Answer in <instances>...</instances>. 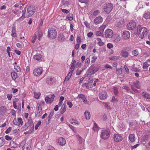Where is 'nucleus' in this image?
I'll return each mask as SVG.
<instances>
[{
  "mask_svg": "<svg viewBox=\"0 0 150 150\" xmlns=\"http://www.w3.org/2000/svg\"><path fill=\"white\" fill-rule=\"evenodd\" d=\"M84 115L86 119H89L91 117L90 114V112L88 111H86L84 113Z\"/></svg>",
  "mask_w": 150,
  "mask_h": 150,
  "instance_id": "23",
  "label": "nucleus"
},
{
  "mask_svg": "<svg viewBox=\"0 0 150 150\" xmlns=\"http://www.w3.org/2000/svg\"><path fill=\"white\" fill-rule=\"evenodd\" d=\"M113 42H114L117 43L120 41L121 39L120 35L119 34H116L115 35L113 38Z\"/></svg>",
  "mask_w": 150,
  "mask_h": 150,
  "instance_id": "13",
  "label": "nucleus"
},
{
  "mask_svg": "<svg viewBox=\"0 0 150 150\" xmlns=\"http://www.w3.org/2000/svg\"><path fill=\"white\" fill-rule=\"evenodd\" d=\"M30 149V147L28 145L26 144L23 150H29Z\"/></svg>",
  "mask_w": 150,
  "mask_h": 150,
  "instance_id": "54",
  "label": "nucleus"
},
{
  "mask_svg": "<svg viewBox=\"0 0 150 150\" xmlns=\"http://www.w3.org/2000/svg\"><path fill=\"white\" fill-rule=\"evenodd\" d=\"M132 54L134 56H137L139 54V52L137 49L135 50L132 51Z\"/></svg>",
  "mask_w": 150,
  "mask_h": 150,
  "instance_id": "33",
  "label": "nucleus"
},
{
  "mask_svg": "<svg viewBox=\"0 0 150 150\" xmlns=\"http://www.w3.org/2000/svg\"><path fill=\"white\" fill-rule=\"evenodd\" d=\"M42 36V33L41 32H40L38 33V40H40Z\"/></svg>",
  "mask_w": 150,
  "mask_h": 150,
  "instance_id": "39",
  "label": "nucleus"
},
{
  "mask_svg": "<svg viewBox=\"0 0 150 150\" xmlns=\"http://www.w3.org/2000/svg\"><path fill=\"white\" fill-rule=\"evenodd\" d=\"M96 35L97 36H103V32L101 31H98L96 32Z\"/></svg>",
  "mask_w": 150,
  "mask_h": 150,
  "instance_id": "28",
  "label": "nucleus"
},
{
  "mask_svg": "<svg viewBox=\"0 0 150 150\" xmlns=\"http://www.w3.org/2000/svg\"><path fill=\"white\" fill-rule=\"evenodd\" d=\"M119 58V57L118 56H114L110 58V60H115L117 59H118Z\"/></svg>",
  "mask_w": 150,
  "mask_h": 150,
  "instance_id": "48",
  "label": "nucleus"
},
{
  "mask_svg": "<svg viewBox=\"0 0 150 150\" xmlns=\"http://www.w3.org/2000/svg\"><path fill=\"white\" fill-rule=\"evenodd\" d=\"M3 137H0V147L3 146L5 144Z\"/></svg>",
  "mask_w": 150,
  "mask_h": 150,
  "instance_id": "37",
  "label": "nucleus"
},
{
  "mask_svg": "<svg viewBox=\"0 0 150 150\" xmlns=\"http://www.w3.org/2000/svg\"><path fill=\"white\" fill-rule=\"evenodd\" d=\"M142 94V96L148 99L150 98V95L146 92H143Z\"/></svg>",
  "mask_w": 150,
  "mask_h": 150,
  "instance_id": "26",
  "label": "nucleus"
},
{
  "mask_svg": "<svg viewBox=\"0 0 150 150\" xmlns=\"http://www.w3.org/2000/svg\"><path fill=\"white\" fill-rule=\"evenodd\" d=\"M111 101L113 103H117L118 102V100L117 98H115V96H113Z\"/></svg>",
  "mask_w": 150,
  "mask_h": 150,
  "instance_id": "49",
  "label": "nucleus"
},
{
  "mask_svg": "<svg viewBox=\"0 0 150 150\" xmlns=\"http://www.w3.org/2000/svg\"><path fill=\"white\" fill-rule=\"evenodd\" d=\"M11 75L12 79L13 80L15 79L17 77V74L15 72H12L11 73Z\"/></svg>",
  "mask_w": 150,
  "mask_h": 150,
  "instance_id": "27",
  "label": "nucleus"
},
{
  "mask_svg": "<svg viewBox=\"0 0 150 150\" xmlns=\"http://www.w3.org/2000/svg\"><path fill=\"white\" fill-rule=\"evenodd\" d=\"M70 73L68 74H67V76L66 77L64 80V82L65 81H68L69 79L71 77V75L70 74Z\"/></svg>",
  "mask_w": 150,
  "mask_h": 150,
  "instance_id": "36",
  "label": "nucleus"
},
{
  "mask_svg": "<svg viewBox=\"0 0 150 150\" xmlns=\"http://www.w3.org/2000/svg\"><path fill=\"white\" fill-rule=\"evenodd\" d=\"M144 17L146 19H150V12L149 11H146L144 14Z\"/></svg>",
  "mask_w": 150,
  "mask_h": 150,
  "instance_id": "21",
  "label": "nucleus"
},
{
  "mask_svg": "<svg viewBox=\"0 0 150 150\" xmlns=\"http://www.w3.org/2000/svg\"><path fill=\"white\" fill-rule=\"evenodd\" d=\"M99 13V11L98 10H96L93 13V15L95 16H97Z\"/></svg>",
  "mask_w": 150,
  "mask_h": 150,
  "instance_id": "58",
  "label": "nucleus"
},
{
  "mask_svg": "<svg viewBox=\"0 0 150 150\" xmlns=\"http://www.w3.org/2000/svg\"><path fill=\"white\" fill-rule=\"evenodd\" d=\"M103 19L100 16H99L96 17L94 20V22L95 24L96 25L102 22L103 21Z\"/></svg>",
  "mask_w": 150,
  "mask_h": 150,
  "instance_id": "16",
  "label": "nucleus"
},
{
  "mask_svg": "<svg viewBox=\"0 0 150 150\" xmlns=\"http://www.w3.org/2000/svg\"><path fill=\"white\" fill-rule=\"evenodd\" d=\"M98 70V68L96 66H90L88 70L90 74H93Z\"/></svg>",
  "mask_w": 150,
  "mask_h": 150,
  "instance_id": "8",
  "label": "nucleus"
},
{
  "mask_svg": "<svg viewBox=\"0 0 150 150\" xmlns=\"http://www.w3.org/2000/svg\"><path fill=\"white\" fill-rule=\"evenodd\" d=\"M53 78L52 77H49L46 79V81L47 83L49 84L52 81Z\"/></svg>",
  "mask_w": 150,
  "mask_h": 150,
  "instance_id": "34",
  "label": "nucleus"
},
{
  "mask_svg": "<svg viewBox=\"0 0 150 150\" xmlns=\"http://www.w3.org/2000/svg\"><path fill=\"white\" fill-rule=\"evenodd\" d=\"M71 123L74 125H79V123L77 120H74L73 122H71Z\"/></svg>",
  "mask_w": 150,
  "mask_h": 150,
  "instance_id": "55",
  "label": "nucleus"
},
{
  "mask_svg": "<svg viewBox=\"0 0 150 150\" xmlns=\"http://www.w3.org/2000/svg\"><path fill=\"white\" fill-rule=\"evenodd\" d=\"M41 122L40 121H39L35 127V129L37 130L38 129L39 126L41 125Z\"/></svg>",
  "mask_w": 150,
  "mask_h": 150,
  "instance_id": "46",
  "label": "nucleus"
},
{
  "mask_svg": "<svg viewBox=\"0 0 150 150\" xmlns=\"http://www.w3.org/2000/svg\"><path fill=\"white\" fill-rule=\"evenodd\" d=\"M148 139V136L147 135H144L141 139V142H146Z\"/></svg>",
  "mask_w": 150,
  "mask_h": 150,
  "instance_id": "30",
  "label": "nucleus"
},
{
  "mask_svg": "<svg viewBox=\"0 0 150 150\" xmlns=\"http://www.w3.org/2000/svg\"><path fill=\"white\" fill-rule=\"evenodd\" d=\"M34 94L35 98L37 99H38L40 95V93L39 92H34Z\"/></svg>",
  "mask_w": 150,
  "mask_h": 150,
  "instance_id": "35",
  "label": "nucleus"
},
{
  "mask_svg": "<svg viewBox=\"0 0 150 150\" xmlns=\"http://www.w3.org/2000/svg\"><path fill=\"white\" fill-rule=\"evenodd\" d=\"M97 59V57L96 56H93L92 58V60H91V62L93 63L95 62Z\"/></svg>",
  "mask_w": 150,
  "mask_h": 150,
  "instance_id": "60",
  "label": "nucleus"
},
{
  "mask_svg": "<svg viewBox=\"0 0 150 150\" xmlns=\"http://www.w3.org/2000/svg\"><path fill=\"white\" fill-rule=\"evenodd\" d=\"M54 114V111H52L50 113V114L48 117L49 121L50 120V119L52 118Z\"/></svg>",
  "mask_w": 150,
  "mask_h": 150,
  "instance_id": "44",
  "label": "nucleus"
},
{
  "mask_svg": "<svg viewBox=\"0 0 150 150\" xmlns=\"http://www.w3.org/2000/svg\"><path fill=\"white\" fill-rule=\"evenodd\" d=\"M74 66H71L70 70L69 72L68 73V74L70 73V74H71V75H72L73 72L74 70Z\"/></svg>",
  "mask_w": 150,
  "mask_h": 150,
  "instance_id": "42",
  "label": "nucleus"
},
{
  "mask_svg": "<svg viewBox=\"0 0 150 150\" xmlns=\"http://www.w3.org/2000/svg\"><path fill=\"white\" fill-rule=\"evenodd\" d=\"M134 86L137 88L139 89L140 88V86L139 85L138 81H137L134 83Z\"/></svg>",
  "mask_w": 150,
  "mask_h": 150,
  "instance_id": "40",
  "label": "nucleus"
},
{
  "mask_svg": "<svg viewBox=\"0 0 150 150\" xmlns=\"http://www.w3.org/2000/svg\"><path fill=\"white\" fill-rule=\"evenodd\" d=\"M107 47L109 49H111L113 47V45L110 43H108L107 44Z\"/></svg>",
  "mask_w": 150,
  "mask_h": 150,
  "instance_id": "53",
  "label": "nucleus"
},
{
  "mask_svg": "<svg viewBox=\"0 0 150 150\" xmlns=\"http://www.w3.org/2000/svg\"><path fill=\"white\" fill-rule=\"evenodd\" d=\"M37 38V35L36 34H35L34 35L33 37L32 38V41L33 43H34L35 42V40H36Z\"/></svg>",
  "mask_w": 150,
  "mask_h": 150,
  "instance_id": "47",
  "label": "nucleus"
},
{
  "mask_svg": "<svg viewBox=\"0 0 150 150\" xmlns=\"http://www.w3.org/2000/svg\"><path fill=\"white\" fill-rule=\"evenodd\" d=\"M42 58V56L41 54H37L34 56V59L38 61L40 60Z\"/></svg>",
  "mask_w": 150,
  "mask_h": 150,
  "instance_id": "22",
  "label": "nucleus"
},
{
  "mask_svg": "<svg viewBox=\"0 0 150 150\" xmlns=\"http://www.w3.org/2000/svg\"><path fill=\"white\" fill-rule=\"evenodd\" d=\"M11 35L12 37L14 38H16L17 37V35L16 32V30L14 28H12Z\"/></svg>",
  "mask_w": 150,
  "mask_h": 150,
  "instance_id": "24",
  "label": "nucleus"
},
{
  "mask_svg": "<svg viewBox=\"0 0 150 150\" xmlns=\"http://www.w3.org/2000/svg\"><path fill=\"white\" fill-rule=\"evenodd\" d=\"M7 97L8 100H11L12 98V95L11 94H8Z\"/></svg>",
  "mask_w": 150,
  "mask_h": 150,
  "instance_id": "57",
  "label": "nucleus"
},
{
  "mask_svg": "<svg viewBox=\"0 0 150 150\" xmlns=\"http://www.w3.org/2000/svg\"><path fill=\"white\" fill-rule=\"evenodd\" d=\"M5 139L7 140H10L12 139V138L8 135H6L5 137Z\"/></svg>",
  "mask_w": 150,
  "mask_h": 150,
  "instance_id": "62",
  "label": "nucleus"
},
{
  "mask_svg": "<svg viewBox=\"0 0 150 150\" xmlns=\"http://www.w3.org/2000/svg\"><path fill=\"white\" fill-rule=\"evenodd\" d=\"M136 25V23L135 22H130L127 25V28L129 30H132L135 28Z\"/></svg>",
  "mask_w": 150,
  "mask_h": 150,
  "instance_id": "9",
  "label": "nucleus"
},
{
  "mask_svg": "<svg viewBox=\"0 0 150 150\" xmlns=\"http://www.w3.org/2000/svg\"><path fill=\"white\" fill-rule=\"evenodd\" d=\"M62 3L64 6H68L69 5V2L67 1L63 0Z\"/></svg>",
  "mask_w": 150,
  "mask_h": 150,
  "instance_id": "45",
  "label": "nucleus"
},
{
  "mask_svg": "<svg viewBox=\"0 0 150 150\" xmlns=\"http://www.w3.org/2000/svg\"><path fill=\"white\" fill-rule=\"evenodd\" d=\"M38 106V112L37 113V115H38L39 113H40L41 111L42 110V108L41 106L40 105L39 103H38L37 104Z\"/></svg>",
  "mask_w": 150,
  "mask_h": 150,
  "instance_id": "31",
  "label": "nucleus"
},
{
  "mask_svg": "<svg viewBox=\"0 0 150 150\" xmlns=\"http://www.w3.org/2000/svg\"><path fill=\"white\" fill-rule=\"evenodd\" d=\"M43 71V69L41 67H39V68H37L35 69L33 73L35 75L38 76H40Z\"/></svg>",
  "mask_w": 150,
  "mask_h": 150,
  "instance_id": "7",
  "label": "nucleus"
},
{
  "mask_svg": "<svg viewBox=\"0 0 150 150\" xmlns=\"http://www.w3.org/2000/svg\"><path fill=\"white\" fill-rule=\"evenodd\" d=\"M58 143L60 145L62 146L66 144V141L64 138L61 137L58 139Z\"/></svg>",
  "mask_w": 150,
  "mask_h": 150,
  "instance_id": "17",
  "label": "nucleus"
},
{
  "mask_svg": "<svg viewBox=\"0 0 150 150\" xmlns=\"http://www.w3.org/2000/svg\"><path fill=\"white\" fill-rule=\"evenodd\" d=\"M122 36L125 40H127L130 37V33L128 31L125 30L122 33Z\"/></svg>",
  "mask_w": 150,
  "mask_h": 150,
  "instance_id": "12",
  "label": "nucleus"
},
{
  "mask_svg": "<svg viewBox=\"0 0 150 150\" xmlns=\"http://www.w3.org/2000/svg\"><path fill=\"white\" fill-rule=\"evenodd\" d=\"M113 89L114 94L116 96L117 95L118 93V91L117 88L116 87H114L113 88Z\"/></svg>",
  "mask_w": 150,
  "mask_h": 150,
  "instance_id": "32",
  "label": "nucleus"
},
{
  "mask_svg": "<svg viewBox=\"0 0 150 150\" xmlns=\"http://www.w3.org/2000/svg\"><path fill=\"white\" fill-rule=\"evenodd\" d=\"M113 139L114 141L117 142H118L121 141L122 140V137L117 134H114L113 137Z\"/></svg>",
  "mask_w": 150,
  "mask_h": 150,
  "instance_id": "15",
  "label": "nucleus"
},
{
  "mask_svg": "<svg viewBox=\"0 0 150 150\" xmlns=\"http://www.w3.org/2000/svg\"><path fill=\"white\" fill-rule=\"evenodd\" d=\"M107 96V93L106 92H101L99 95V98L101 100H103L105 99Z\"/></svg>",
  "mask_w": 150,
  "mask_h": 150,
  "instance_id": "14",
  "label": "nucleus"
},
{
  "mask_svg": "<svg viewBox=\"0 0 150 150\" xmlns=\"http://www.w3.org/2000/svg\"><path fill=\"white\" fill-rule=\"evenodd\" d=\"M78 97L81 98L82 100L83 99H86V98L84 95L83 94H80L78 96Z\"/></svg>",
  "mask_w": 150,
  "mask_h": 150,
  "instance_id": "59",
  "label": "nucleus"
},
{
  "mask_svg": "<svg viewBox=\"0 0 150 150\" xmlns=\"http://www.w3.org/2000/svg\"><path fill=\"white\" fill-rule=\"evenodd\" d=\"M35 8L34 6H29L27 9L26 16L28 17L31 16L35 12Z\"/></svg>",
  "mask_w": 150,
  "mask_h": 150,
  "instance_id": "4",
  "label": "nucleus"
},
{
  "mask_svg": "<svg viewBox=\"0 0 150 150\" xmlns=\"http://www.w3.org/2000/svg\"><path fill=\"white\" fill-rule=\"evenodd\" d=\"M137 30L138 32L139 31V36L140 38L142 39L146 36L147 33L146 28H141L140 25L138 26Z\"/></svg>",
  "mask_w": 150,
  "mask_h": 150,
  "instance_id": "1",
  "label": "nucleus"
},
{
  "mask_svg": "<svg viewBox=\"0 0 150 150\" xmlns=\"http://www.w3.org/2000/svg\"><path fill=\"white\" fill-rule=\"evenodd\" d=\"M104 34L106 38H111L113 35V32L111 29H107L105 31Z\"/></svg>",
  "mask_w": 150,
  "mask_h": 150,
  "instance_id": "5",
  "label": "nucleus"
},
{
  "mask_svg": "<svg viewBox=\"0 0 150 150\" xmlns=\"http://www.w3.org/2000/svg\"><path fill=\"white\" fill-rule=\"evenodd\" d=\"M129 138L130 142H134L135 141V135L134 134H131L129 135Z\"/></svg>",
  "mask_w": 150,
  "mask_h": 150,
  "instance_id": "19",
  "label": "nucleus"
},
{
  "mask_svg": "<svg viewBox=\"0 0 150 150\" xmlns=\"http://www.w3.org/2000/svg\"><path fill=\"white\" fill-rule=\"evenodd\" d=\"M122 88L125 89L127 92L129 91V88L126 84H123Z\"/></svg>",
  "mask_w": 150,
  "mask_h": 150,
  "instance_id": "38",
  "label": "nucleus"
},
{
  "mask_svg": "<svg viewBox=\"0 0 150 150\" xmlns=\"http://www.w3.org/2000/svg\"><path fill=\"white\" fill-rule=\"evenodd\" d=\"M93 129L94 131H97L98 130L97 125L96 124H94V125L93 128Z\"/></svg>",
  "mask_w": 150,
  "mask_h": 150,
  "instance_id": "50",
  "label": "nucleus"
},
{
  "mask_svg": "<svg viewBox=\"0 0 150 150\" xmlns=\"http://www.w3.org/2000/svg\"><path fill=\"white\" fill-rule=\"evenodd\" d=\"M43 20L41 19V20L40 22V24H39V25H38V27L39 29L40 28V27H41L42 26L43 24Z\"/></svg>",
  "mask_w": 150,
  "mask_h": 150,
  "instance_id": "61",
  "label": "nucleus"
},
{
  "mask_svg": "<svg viewBox=\"0 0 150 150\" xmlns=\"http://www.w3.org/2000/svg\"><path fill=\"white\" fill-rule=\"evenodd\" d=\"M110 133L109 129H104L101 130V138L103 139H108L110 136Z\"/></svg>",
  "mask_w": 150,
  "mask_h": 150,
  "instance_id": "3",
  "label": "nucleus"
},
{
  "mask_svg": "<svg viewBox=\"0 0 150 150\" xmlns=\"http://www.w3.org/2000/svg\"><path fill=\"white\" fill-rule=\"evenodd\" d=\"M67 104L68 106H69V108H71L73 106V104L72 103L69 101H67Z\"/></svg>",
  "mask_w": 150,
  "mask_h": 150,
  "instance_id": "63",
  "label": "nucleus"
},
{
  "mask_svg": "<svg viewBox=\"0 0 150 150\" xmlns=\"http://www.w3.org/2000/svg\"><path fill=\"white\" fill-rule=\"evenodd\" d=\"M67 18L69 20L71 21L73 19V16L72 14H69L67 16Z\"/></svg>",
  "mask_w": 150,
  "mask_h": 150,
  "instance_id": "43",
  "label": "nucleus"
},
{
  "mask_svg": "<svg viewBox=\"0 0 150 150\" xmlns=\"http://www.w3.org/2000/svg\"><path fill=\"white\" fill-rule=\"evenodd\" d=\"M54 97V94L52 95L50 97L47 96L45 98V100L47 103L51 104L53 101Z\"/></svg>",
  "mask_w": 150,
  "mask_h": 150,
  "instance_id": "10",
  "label": "nucleus"
},
{
  "mask_svg": "<svg viewBox=\"0 0 150 150\" xmlns=\"http://www.w3.org/2000/svg\"><path fill=\"white\" fill-rule=\"evenodd\" d=\"M13 122L15 125L18 126L22 125L23 123L22 119L21 117L18 118L17 120L14 119Z\"/></svg>",
  "mask_w": 150,
  "mask_h": 150,
  "instance_id": "11",
  "label": "nucleus"
},
{
  "mask_svg": "<svg viewBox=\"0 0 150 150\" xmlns=\"http://www.w3.org/2000/svg\"><path fill=\"white\" fill-rule=\"evenodd\" d=\"M26 10H23L22 11L23 14L22 16L19 19H17V21H18L19 22L23 21L25 18V13Z\"/></svg>",
  "mask_w": 150,
  "mask_h": 150,
  "instance_id": "18",
  "label": "nucleus"
},
{
  "mask_svg": "<svg viewBox=\"0 0 150 150\" xmlns=\"http://www.w3.org/2000/svg\"><path fill=\"white\" fill-rule=\"evenodd\" d=\"M113 7V5L111 4L108 3L104 7V10L107 13H109L112 10Z\"/></svg>",
  "mask_w": 150,
  "mask_h": 150,
  "instance_id": "6",
  "label": "nucleus"
},
{
  "mask_svg": "<svg viewBox=\"0 0 150 150\" xmlns=\"http://www.w3.org/2000/svg\"><path fill=\"white\" fill-rule=\"evenodd\" d=\"M106 27V25H103L101 26L99 28V30L101 31H103H103L104 29Z\"/></svg>",
  "mask_w": 150,
  "mask_h": 150,
  "instance_id": "41",
  "label": "nucleus"
},
{
  "mask_svg": "<svg viewBox=\"0 0 150 150\" xmlns=\"http://www.w3.org/2000/svg\"><path fill=\"white\" fill-rule=\"evenodd\" d=\"M121 55L124 57H127L129 55V53L128 52L124 50H122L121 53Z\"/></svg>",
  "mask_w": 150,
  "mask_h": 150,
  "instance_id": "20",
  "label": "nucleus"
},
{
  "mask_svg": "<svg viewBox=\"0 0 150 150\" xmlns=\"http://www.w3.org/2000/svg\"><path fill=\"white\" fill-rule=\"evenodd\" d=\"M66 110V108L65 105H63L60 109V113L61 114H63L64 113Z\"/></svg>",
  "mask_w": 150,
  "mask_h": 150,
  "instance_id": "29",
  "label": "nucleus"
},
{
  "mask_svg": "<svg viewBox=\"0 0 150 150\" xmlns=\"http://www.w3.org/2000/svg\"><path fill=\"white\" fill-rule=\"evenodd\" d=\"M25 143L24 142H22L20 144V148L21 149L24 148L25 146Z\"/></svg>",
  "mask_w": 150,
  "mask_h": 150,
  "instance_id": "51",
  "label": "nucleus"
},
{
  "mask_svg": "<svg viewBox=\"0 0 150 150\" xmlns=\"http://www.w3.org/2000/svg\"><path fill=\"white\" fill-rule=\"evenodd\" d=\"M10 113L13 115H16V112L13 109H12L11 110Z\"/></svg>",
  "mask_w": 150,
  "mask_h": 150,
  "instance_id": "56",
  "label": "nucleus"
},
{
  "mask_svg": "<svg viewBox=\"0 0 150 150\" xmlns=\"http://www.w3.org/2000/svg\"><path fill=\"white\" fill-rule=\"evenodd\" d=\"M11 127H9L8 129H7L5 133L7 134L9 133L11 131Z\"/></svg>",
  "mask_w": 150,
  "mask_h": 150,
  "instance_id": "64",
  "label": "nucleus"
},
{
  "mask_svg": "<svg viewBox=\"0 0 150 150\" xmlns=\"http://www.w3.org/2000/svg\"><path fill=\"white\" fill-rule=\"evenodd\" d=\"M14 69L18 72H19L21 71V69L19 66H14Z\"/></svg>",
  "mask_w": 150,
  "mask_h": 150,
  "instance_id": "52",
  "label": "nucleus"
},
{
  "mask_svg": "<svg viewBox=\"0 0 150 150\" xmlns=\"http://www.w3.org/2000/svg\"><path fill=\"white\" fill-rule=\"evenodd\" d=\"M10 145L11 148H16L17 147L16 142H14L13 141H11Z\"/></svg>",
  "mask_w": 150,
  "mask_h": 150,
  "instance_id": "25",
  "label": "nucleus"
},
{
  "mask_svg": "<svg viewBox=\"0 0 150 150\" xmlns=\"http://www.w3.org/2000/svg\"><path fill=\"white\" fill-rule=\"evenodd\" d=\"M57 36V32L55 30L50 28L48 31L47 37L51 39H54Z\"/></svg>",
  "mask_w": 150,
  "mask_h": 150,
  "instance_id": "2",
  "label": "nucleus"
}]
</instances>
